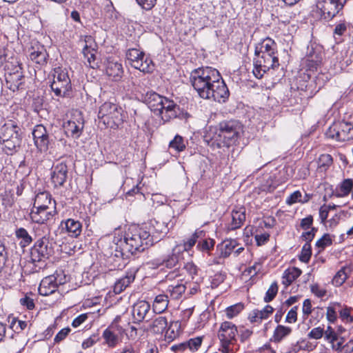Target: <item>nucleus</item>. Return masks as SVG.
<instances>
[{"mask_svg":"<svg viewBox=\"0 0 353 353\" xmlns=\"http://www.w3.org/2000/svg\"><path fill=\"white\" fill-rule=\"evenodd\" d=\"M146 265L148 267V268H150V269H152V270L157 269L161 266H163V258L159 257V258L153 259L148 261L146 263Z\"/></svg>","mask_w":353,"mask_h":353,"instance_id":"obj_61","label":"nucleus"},{"mask_svg":"<svg viewBox=\"0 0 353 353\" xmlns=\"http://www.w3.org/2000/svg\"><path fill=\"white\" fill-rule=\"evenodd\" d=\"M20 127L12 120L7 121L0 128V144L2 150L7 154H12L21 143Z\"/></svg>","mask_w":353,"mask_h":353,"instance_id":"obj_3","label":"nucleus"},{"mask_svg":"<svg viewBox=\"0 0 353 353\" xmlns=\"http://www.w3.org/2000/svg\"><path fill=\"white\" fill-rule=\"evenodd\" d=\"M57 214V210L52 207L50 209H39L33 207L29 216L32 222L38 224H45L48 221L52 219Z\"/></svg>","mask_w":353,"mask_h":353,"instance_id":"obj_17","label":"nucleus"},{"mask_svg":"<svg viewBox=\"0 0 353 353\" xmlns=\"http://www.w3.org/2000/svg\"><path fill=\"white\" fill-rule=\"evenodd\" d=\"M203 336H197L190 339L185 343L174 346L172 348L179 351L189 349L191 352L196 351L201 345Z\"/></svg>","mask_w":353,"mask_h":353,"instance_id":"obj_34","label":"nucleus"},{"mask_svg":"<svg viewBox=\"0 0 353 353\" xmlns=\"http://www.w3.org/2000/svg\"><path fill=\"white\" fill-rule=\"evenodd\" d=\"M70 332V328H69L68 327L61 329L57 333V334L55 336V337L54 339V343H60L61 341H62L63 340H64L65 339V337L68 335Z\"/></svg>","mask_w":353,"mask_h":353,"instance_id":"obj_63","label":"nucleus"},{"mask_svg":"<svg viewBox=\"0 0 353 353\" xmlns=\"http://www.w3.org/2000/svg\"><path fill=\"white\" fill-rule=\"evenodd\" d=\"M136 273L135 269L128 270L124 276L116 281L113 286V292L119 294L124 291L134 281Z\"/></svg>","mask_w":353,"mask_h":353,"instance_id":"obj_21","label":"nucleus"},{"mask_svg":"<svg viewBox=\"0 0 353 353\" xmlns=\"http://www.w3.org/2000/svg\"><path fill=\"white\" fill-rule=\"evenodd\" d=\"M33 207L39 209H50L52 207L56 209V202L48 192H42L36 195Z\"/></svg>","mask_w":353,"mask_h":353,"instance_id":"obj_25","label":"nucleus"},{"mask_svg":"<svg viewBox=\"0 0 353 353\" xmlns=\"http://www.w3.org/2000/svg\"><path fill=\"white\" fill-rule=\"evenodd\" d=\"M254 239L256 242V245L258 246H261L265 244L269 241L270 234L267 232L257 234L254 236Z\"/></svg>","mask_w":353,"mask_h":353,"instance_id":"obj_59","label":"nucleus"},{"mask_svg":"<svg viewBox=\"0 0 353 353\" xmlns=\"http://www.w3.org/2000/svg\"><path fill=\"white\" fill-rule=\"evenodd\" d=\"M298 307H293L287 314L285 321L289 323H295L297 320Z\"/></svg>","mask_w":353,"mask_h":353,"instance_id":"obj_60","label":"nucleus"},{"mask_svg":"<svg viewBox=\"0 0 353 353\" xmlns=\"http://www.w3.org/2000/svg\"><path fill=\"white\" fill-rule=\"evenodd\" d=\"M215 245V241L213 239L208 238L199 240L196 245V248L202 252L210 254V252L213 250Z\"/></svg>","mask_w":353,"mask_h":353,"instance_id":"obj_45","label":"nucleus"},{"mask_svg":"<svg viewBox=\"0 0 353 353\" xmlns=\"http://www.w3.org/2000/svg\"><path fill=\"white\" fill-rule=\"evenodd\" d=\"M150 232L143 228L131 226L125 232L123 239H120L115 244L117 256L128 257L138 251H143L152 245Z\"/></svg>","mask_w":353,"mask_h":353,"instance_id":"obj_2","label":"nucleus"},{"mask_svg":"<svg viewBox=\"0 0 353 353\" xmlns=\"http://www.w3.org/2000/svg\"><path fill=\"white\" fill-rule=\"evenodd\" d=\"M85 45L83 48V54L87 58L88 61L91 63L92 61H94L95 55L94 54V48L92 47L94 39L91 36H85L84 39Z\"/></svg>","mask_w":353,"mask_h":353,"instance_id":"obj_38","label":"nucleus"},{"mask_svg":"<svg viewBox=\"0 0 353 353\" xmlns=\"http://www.w3.org/2000/svg\"><path fill=\"white\" fill-rule=\"evenodd\" d=\"M155 114L159 115L165 122H168L177 117L179 107L172 100L165 98Z\"/></svg>","mask_w":353,"mask_h":353,"instance_id":"obj_15","label":"nucleus"},{"mask_svg":"<svg viewBox=\"0 0 353 353\" xmlns=\"http://www.w3.org/2000/svg\"><path fill=\"white\" fill-rule=\"evenodd\" d=\"M256 56L252 72L257 79L262 78L270 68L274 69L279 65L277 53L268 52Z\"/></svg>","mask_w":353,"mask_h":353,"instance_id":"obj_10","label":"nucleus"},{"mask_svg":"<svg viewBox=\"0 0 353 353\" xmlns=\"http://www.w3.org/2000/svg\"><path fill=\"white\" fill-rule=\"evenodd\" d=\"M185 148L186 145L184 139L179 134H176L169 143V148L174 150L178 153L183 151Z\"/></svg>","mask_w":353,"mask_h":353,"instance_id":"obj_44","label":"nucleus"},{"mask_svg":"<svg viewBox=\"0 0 353 353\" xmlns=\"http://www.w3.org/2000/svg\"><path fill=\"white\" fill-rule=\"evenodd\" d=\"M332 239L329 234H325L316 242V247L319 249V252L323 250L326 247L331 245Z\"/></svg>","mask_w":353,"mask_h":353,"instance_id":"obj_51","label":"nucleus"},{"mask_svg":"<svg viewBox=\"0 0 353 353\" xmlns=\"http://www.w3.org/2000/svg\"><path fill=\"white\" fill-rule=\"evenodd\" d=\"M239 246V243L234 239H226L217 245L219 256L223 258L228 257L234 249Z\"/></svg>","mask_w":353,"mask_h":353,"instance_id":"obj_32","label":"nucleus"},{"mask_svg":"<svg viewBox=\"0 0 353 353\" xmlns=\"http://www.w3.org/2000/svg\"><path fill=\"white\" fill-rule=\"evenodd\" d=\"M343 339L341 338L336 344L332 345L333 350L341 353H351L353 352V340H350L346 344L343 345Z\"/></svg>","mask_w":353,"mask_h":353,"instance_id":"obj_43","label":"nucleus"},{"mask_svg":"<svg viewBox=\"0 0 353 353\" xmlns=\"http://www.w3.org/2000/svg\"><path fill=\"white\" fill-rule=\"evenodd\" d=\"M352 272L351 266L342 267L334 276L332 283L336 287L342 285Z\"/></svg>","mask_w":353,"mask_h":353,"instance_id":"obj_35","label":"nucleus"},{"mask_svg":"<svg viewBox=\"0 0 353 353\" xmlns=\"http://www.w3.org/2000/svg\"><path fill=\"white\" fill-rule=\"evenodd\" d=\"M15 234L18 239H22L21 244L23 247L29 245L32 241L31 236L28 234V231L23 228H20L17 229L16 230Z\"/></svg>","mask_w":353,"mask_h":353,"instance_id":"obj_46","label":"nucleus"},{"mask_svg":"<svg viewBox=\"0 0 353 353\" xmlns=\"http://www.w3.org/2000/svg\"><path fill=\"white\" fill-rule=\"evenodd\" d=\"M63 128L68 137L78 139L84 128V120L81 113L76 111L70 119L64 122Z\"/></svg>","mask_w":353,"mask_h":353,"instance_id":"obj_14","label":"nucleus"},{"mask_svg":"<svg viewBox=\"0 0 353 353\" xmlns=\"http://www.w3.org/2000/svg\"><path fill=\"white\" fill-rule=\"evenodd\" d=\"M6 82L7 87L12 91L15 92L22 88L24 83V75L22 68H17L15 72L6 73Z\"/></svg>","mask_w":353,"mask_h":353,"instance_id":"obj_18","label":"nucleus"},{"mask_svg":"<svg viewBox=\"0 0 353 353\" xmlns=\"http://www.w3.org/2000/svg\"><path fill=\"white\" fill-rule=\"evenodd\" d=\"M29 57L30 59L36 63L43 65L46 63L48 55L43 46L37 44L32 46L30 50Z\"/></svg>","mask_w":353,"mask_h":353,"instance_id":"obj_26","label":"nucleus"},{"mask_svg":"<svg viewBox=\"0 0 353 353\" xmlns=\"http://www.w3.org/2000/svg\"><path fill=\"white\" fill-rule=\"evenodd\" d=\"M150 310V305L148 302L141 301L133 305L132 315L134 323H141L145 320Z\"/></svg>","mask_w":353,"mask_h":353,"instance_id":"obj_23","label":"nucleus"},{"mask_svg":"<svg viewBox=\"0 0 353 353\" xmlns=\"http://www.w3.org/2000/svg\"><path fill=\"white\" fill-rule=\"evenodd\" d=\"M324 334V330L323 328L321 327H317L313 328L308 334V336L310 339H321Z\"/></svg>","mask_w":353,"mask_h":353,"instance_id":"obj_64","label":"nucleus"},{"mask_svg":"<svg viewBox=\"0 0 353 353\" xmlns=\"http://www.w3.org/2000/svg\"><path fill=\"white\" fill-rule=\"evenodd\" d=\"M243 309L244 305L241 303H238L228 307L225 310V315L228 319H232L237 316Z\"/></svg>","mask_w":353,"mask_h":353,"instance_id":"obj_48","label":"nucleus"},{"mask_svg":"<svg viewBox=\"0 0 353 353\" xmlns=\"http://www.w3.org/2000/svg\"><path fill=\"white\" fill-rule=\"evenodd\" d=\"M50 88L56 97H67L70 96L72 85L66 68L57 67L53 70Z\"/></svg>","mask_w":353,"mask_h":353,"instance_id":"obj_5","label":"nucleus"},{"mask_svg":"<svg viewBox=\"0 0 353 353\" xmlns=\"http://www.w3.org/2000/svg\"><path fill=\"white\" fill-rule=\"evenodd\" d=\"M174 225L170 216L167 218H158L150 220L147 232H150L152 239V245L164 237Z\"/></svg>","mask_w":353,"mask_h":353,"instance_id":"obj_8","label":"nucleus"},{"mask_svg":"<svg viewBox=\"0 0 353 353\" xmlns=\"http://www.w3.org/2000/svg\"><path fill=\"white\" fill-rule=\"evenodd\" d=\"M352 188L353 180L351 179H344L336 188L333 192V196L337 198L345 197L352 192Z\"/></svg>","mask_w":353,"mask_h":353,"instance_id":"obj_33","label":"nucleus"},{"mask_svg":"<svg viewBox=\"0 0 353 353\" xmlns=\"http://www.w3.org/2000/svg\"><path fill=\"white\" fill-rule=\"evenodd\" d=\"M347 22L344 21L336 25L333 34L336 42L339 43L341 41V37L347 32Z\"/></svg>","mask_w":353,"mask_h":353,"instance_id":"obj_47","label":"nucleus"},{"mask_svg":"<svg viewBox=\"0 0 353 353\" xmlns=\"http://www.w3.org/2000/svg\"><path fill=\"white\" fill-rule=\"evenodd\" d=\"M186 287L183 283H177L176 285H170L168 287L166 292L172 299H179L184 294Z\"/></svg>","mask_w":353,"mask_h":353,"instance_id":"obj_40","label":"nucleus"},{"mask_svg":"<svg viewBox=\"0 0 353 353\" xmlns=\"http://www.w3.org/2000/svg\"><path fill=\"white\" fill-rule=\"evenodd\" d=\"M273 307L267 305L262 310H252L248 316V319L251 323H260L263 320L267 319L273 313Z\"/></svg>","mask_w":353,"mask_h":353,"instance_id":"obj_27","label":"nucleus"},{"mask_svg":"<svg viewBox=\"0 0 353 353\" xmlns=\"http://www.w3.org/2000/svg\"><path fill=\"white\" fill-rule=\"evenodd\" d=\"M105 73L111 80L119 81L123 74V65L118 61L108 59L106 63Z\"/></svg>","mask_w":353,"mask_h":353,"instance_id":"obj_24","label":"nucleus"},{"mask_svg":"<svg viewBox=\"0 0 353 353\" xmlns=\"http://www.w3.org/2000/svg\"><path fill=\"white\" fill-rule=\"evenodd\" d=\"M323 334L325 339L330 343L332 345L336 344V343L340 340L337 334L330 326H328L326 330H324Z\"/></svg>","mask_w":353,"mask_h":353,"instance_id":"obj_52","label":"nucleus"},{"mask_svg":"<svg viewBox=\"0 0 353 353\" xmlns=\"http://www.w3.org/2000/svg\"><path fill=\"white\" fill-rule=\"evenodd\" d=\"M301 274V270L298 268H290L285 270L282 276V283L288 287Z\"/></svg>","mask_w":353,"mask_h":353,"instance_id":"obj_36","label":"nucleus"},{"mask_svg":"<svg viewBox=\"0 0 353 353\" xmlns=\"http://www.w3.org/2000/svg\"><path fill=\"white\" fill-rule=\"evenodd\" d=\"M310 289L311 292L319 298H322L327 294L326 290L317 283L312 285Z\"/></svg>","mask_w":353,"mask_h":353,"instance_id":"obj_57","label":"nucleus"},{"mask_svg":"<svg viewBox=\"0 0 353 353\" xmlns=\"http://www.w3.org/2000/svg\"><path fill=\"white\" fill-rule=\"evenodd\" d=\"M168 294H159L157 295L153 302V310L155 313H161L164 312L168 305Z\"/></svg>","mask_w":353,"mask_h":353,"instance_id":"obj_39","label":"nucleus"},{"mask_svg":"<svg viewBox=\"0 0 353 353\" xmlns=\"http://www.w3.org/2000/svg\"><path fill=\"white\" fill-rule=\"evenodd\" d=\"M190 81L202 99L223 103L229 97V90L221 74L215 68L202 67L195 69L190 74Z\"/></svg>","mask_w":353,"mask_h":353,"instance_id":"obj_1","label":"nucleus"},{"mask_svg":"<svg viewBox=\"0 0 353 353\" xmlns=\"http://www.w3.org/2000/svg\"><path fill=\"white\" fill-rule=\"evenodd\" d=\"M278 292V285L276 282H274L271 284L268 291L266 292L265 296L264 297V301L268 303L271 301L276 295Z\"/></svg>","mask_w":353,"mask_h":353,"instance_id":"obj_54","label":"nucleus"},{"mask_svg":"<svg viewBox=\"0 0 353 353\" xmlns=\"http://www.w3.org/2000/svg\"><path fill=\"white\" fill-rule=\"evenodd\" d=\"M61 225L62 228L64 226L67 232L71 236L77 237L81 233L82 225L79 221L68 219L65 221H62Z\"/></svg>","mask_w":353,"mask_h":353,"instance_id":"obj_31","label":"nucleus"},{"mask_svg":"<svg viewBox=\"0 0 353 353\" xmlns=\"http://www.w3.org/2000/svg\"><path fill=\"white\" fill-rule=\"evenodd\" d=\"M118 327L119 326L117 325L112 323L103 332L102 337L104 339L103 344L106 345L108 347H115L119 343V337L115 331L117 330L121 333L123 330L122 327L119 329Z\"/></svg>","mask_w":353,"mask_h":353,"instance_id":"obj_19","label":"nucleus"},{"mask_svg":"<svg viewBox=\"0 0 353 353\" xmlns=\"http://www.w3.org/2000/svg\"><path fill=\"white\" fill-rule=\"evenodd\" d=\"M126 58L132 67L141 72L150 73L154 70V65L150 58L137 48H130L126 52Z\"/></svg>","mask_w":353,"mask_h":353,"instance_id":"obj_9","label":"nucleus"},{"mask_svg":"<svg viewBox=\"0 0 353 353\" xmlns=\"http://www.w3.org/2000/svg\"><path fill=\"white\" fill-rule=\"evenodd\" d=\"M34 144L40 152H46L48 149L49 135L46 127L43 125H37L32 131Z\"/></svg>","mask_w":353,"mask_h":353,"instance_id":"obj_16","label":"nucleus"},{"mask_svg":"<svg viewBox=\"0 0 353 353\" xmlns=\"http://www.w3.org/2000/svg\"><path fill=\"white\" fill-rule=\"evenodd\" d=\"M99 337L97 334H93L90 336L89 338L85 339L82 343V348L83 349H87L90 347H92L93 345H94L97 341H99Z\"/></svg>","mask_w":353,"mask_h":353,"instance_id":"obj_58","label":"nucleus"},{"mask_svg":"<svg viewBox=\"0 0 353 353\" xmlns=\"http://www.w3.org/2000/svg\"><path fill=\"white\" fill-rule=\"evenodd\" d=\"M245 217V208L243 206L235 207L231 212V221L228 224V230L240 228L243 225Z\"/></svg>","mask_w":353,"mask_h":353,"instance_id":"obj_22","label":"nucleus"},{"mask_svg":"<svg viewBox=\"0 0 353 353\" xmlns=\"http://www.w3.org/2000/svg\"><path fill=\"white\" fill-rule=\"evenodd\" d=\"M237 332L236 326L232 322L225 321L221 323L218 332V337L221 342V348L220 350L223 353L232 352L230 345L236 341Z\"/></svg>","mask_w":353,"mask_h":353,"instance_id":"obj_11","label":"nucleus"},{"mask_svg":"<svg viewBox=\"0 0 353 353\" xmlns=\"http://www.w3.org/2000/svg\"><path fill=\"white\" fill-rule=\"evenodd\" d=\"M9 61L6 62L4 65V70H6V73H12V72H15V70H17V68H22L21 66V63H19L18 59L14 56H10L9 58Z\"/></svg>","mask_w":353,"mask_h":353,"instance_id":"obj_49","label":"nucleus"},{"mask_svg":"<svg viewBox=\"0 0 353 353\" xmlns=\"http://www.w3.org/2000/svg\"><path fill=\"white\" fill-rule=\"evenodd\" d=\"M162 258L164 267L168 269L174 268L179 262L180 252L174 248L171 253L162 256Z\"/></svg>","mask_w":353,"mask_h":353,"instance_id":"obj_37","label":"nucleus"},{"mask_svg":"<svg viewBox=\"0 0 353 353\" xmlns=\"http://www.w3.org/2000/svg\"><path fill=\"white\" fill-rule=\"evenodd\" d=\"M242 130V126L238 122H223L220 123L218 136L225 145L230 147L236 144Z\"/></svg>","mask_w":353,"mask_h":353,"instance_id":"obj_7","label":"nucleus"},{"mask_svg":"<svg viewBox=\"0 0 353 353\" xmlns=\"http://www.w3.org/2000/svg\"><path fill=\"white\" fill-rule=\"evenodd\" d=\"M55 279L53 276H48L43 279L39 287V292L42 296H48L56 291Z\"/></svg>","mask_w":353,"mask_h":353,"instance_id":"obj_28","label":"nucleus"},{"mask_svg":"<svg viewBox=\"0 0 353 353\" xmlns=\"http://www.w3.org/2000/svg\"><path fill=\"white\" fill-rule=\"evenodd\" d=\"M333 159L330 154H321L318 160V167L320 169L325 170L329 168L332 163Z\"/></svg>","mask_w":353,"mask_h":353,"instance_id":"obj_50","label":"nucleus"},{"mask_svg":"<svg viewBox=\"0 0 353 353\" xmlns=\"http://www.w3.org/2000/svg\"><path fill=\"white\" fill-rule=\"evenodd\" d=\"M48 243V239L45 236L35 242L30 251V259L33 263L47 259L52 254V248Z\"/></svg>","mask_w":353,"mask_h":353,"instance_id":"obj_13","label":"nucleus"},{"mask_svg":"<svg viewBox=\"0 0 353 353\" xmlns=\"http://www.w3.org/2000/svg\"><path fill=\"white\" fill-rule=\"evenodd\" d=\"M291 332V327L279 325L275 328L274 331L272 336L273 341L274 342L279 343L285 337L290 335Z\"/></svg>","mask_w":353,"mask_h":353,"instance_id":"obj_42","label":"nucleus"},{"mask_svg":"<svg viewBox=\"0 0 353 353\" xmlns=\"http://www.w3.org/2000/svg\"><path fill=\"white\" fill-rule=\"evenodd\" d=\"M166 97H162L154 92H147L145 97V101L148 103L150 110L156 113L163 101Z\"/></svg>","mask_w":353,"mask_h":353,"instance_id":"obj_30","label":"nucleus"},{"mask_svg":"<svg viewBox=\"0 0 353 353\" xmlns=\"http://www.w3.org/2000/svg\"><path fill=\"white\" fill-rule=\"evenodd\" d=\"M167 327V319L165 316H159L153 320L150 325V330L154 334H162Z\"/></svg>","mask_w":353,"mask_h":353,"instance_id":"obj_41","label":"nucleus"},{"mask_svg":"<svg viewBox=\"0 0 353 353\" xmlns=\"http://www.w3.org/2000/svg\"><path fill=\"white\" fill-rule=\"evenodd\" d=\"M67 177L68 166L65 163H59L53 168L51 179L55 187L62 186L65 182Z\"/></svg>","mask_w":353,"mask_h":353,"instance_id":"obj_20","label":"nucleus"},{"mask_svg":"<svg viewBox=\"0 0 353 353\" xmlns=\"http://www.w3.org/2000/svg\"><path fill=\"white\" fill-rule=\"evenodd\" d=\"M268 52L277 53L276 43L273 39L269 37L263 39L255 48L256 55Z\"/></svg>","mask_w":353,"mask_h":353,"instance_id":"obj_29","label":"nucleus"},{"mask_svg":"<svg viewBox=\"0 0 353 353\" xmlns=\"http://www.w3.org/2000/svg\"><path fill=\"white\" fill-rule=\"evenodd\" d=\"M316 231V228H312L310 231L303 232L301 237L306 243H310L314 238L315 233Z\"/></svg>","mask_w":353,"mask_h":353,"instance_id":"obj_62","label":"nucleus"},{"mask_svg":"<svg viewBox=\"0 0 353 353\" xmlns=\"http://www.w3.org/2000/svg\"><path fill=\"white\" fill-rule=\"evenodd\" d=\"M52 276L55 279V284H57V287L65 284L69 280L68 276L63 271H57Z\"/></svg>","mask_w":353,"mask_h":353,"instance_id":"obj_56","label":"nucleus"},{"mask_svg":"<svg viewBox=\"0 0 353 353\" xmlns=\"http://www.w3.org/2000/svg\"><path fill=\"white\" fill-rule=\"evenodd\" d=\"M98 118L106 128H115L123 123L124 115L121 107L108 101L100 106Z\"/></svg>","mask_w":353,"mask_h":353,"instance_id":"obj_4","label":"nucleus"},{"mask_svg":"<svg viewBox=\"0 0 353 353\" xmlns=\"http://www.w3.org/2000/svg\"><path fill=\"white\" fill-rule=\"evenodd\" d=\"M325 135L327 139L345 143L353 140V124L347 121L333 123L326 130Z\"/></svg>","mask_w":353,"mask_h":353,"instance_id":"obj_6","label":"nucleus"},{"mask_svg":"<svg viewBox=\"0 0 353 353\" xmlns=\"http://www.w3.org/2000/svg\"><path fill=\"white\" fill-rule=\"evenodd\" d=\"M301 192L299 190H296L292 193L287 199H286V203L289 205H291L294 203H298V202H302L304 203L307 201V200L302 201H301Z\"/></svg>","mask_w":353,"mask_h":353,"instance_id":"obj_55","label":"nucleus"},{"mask_svg":"<svg viewBox=\"0 0 353 353\" xmlns=\"http://www.w3.org/2000/svg\"><path fill=\"white\" fill-rule=\"evenodd\" d=\"M312 255V248L310 243H305L301 250V253L299 256V260L304 263H307Z\"/></svg>","mask_w":353,"mask_h":353,"instance_id":"obj_53","label":"nucleus"},{"mask_svg":"<svg viewBox=\"0 0 353 353\" xmlns=\"http://www.w3.org/2000/svg\"><path fill=\"white\" fill-rule=\"evenodd\" d=\"M347 0H319L317 8L321 11L322 17L331 20L342 11Z\"/></svg>","mask_w":353,"mask_h":353,"instance_id":"obj_12","label":"nucleus"}]
</instances>
